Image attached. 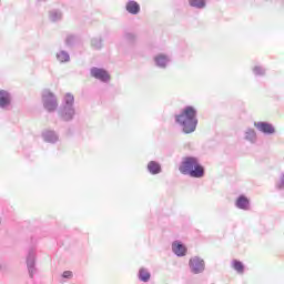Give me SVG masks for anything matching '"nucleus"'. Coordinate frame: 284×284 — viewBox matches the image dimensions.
<instances>
[{"label": "nucleus", "mask_w": 284, "mask_h": 284, "mask_svg": "<svg viewBox=\"0 0 284 284\" xmlns=\"http://www.w3.org/2000/svg\"><path fill=\"white\" fill-rule=\"evenodd\" d=\"M196 114H199L196 109L192 105H187L180 114L175 115V122L181 125L184 134H192V132H196V125H199Z\"/></svg>", "instance_id": "obj_1"}, {"label": "nucleus", "mask_w": 284, "mask_h": 284, "mask_svg": "<svg viewBox=\"0 0 284 284\" xmlns=\"http://www.w3.org/2000/svg\"><path fill=\"white\" fill-rule=\"evenodd\" d=\"M179 172L191 179H203L205 176V168L199 162V158L185 156L179 166Z\"/></svg>", "instance_id": "obj_2"}, {"label": "nucleus", "mask_w": 284, "mask_h": 284, "mask_svg": "<svg viewBox=\"0 0 284 284\" xmlns=\"http://www.w3.org/2000/svg\"><path fill=\"white\" fill-rule=\"evenodd\" d=\"M58 114L62 121L70 122L74 119L77 109L74 108V95L72 93L64 94Z\"/></svg>", "instance_id": "obj_3"}, {"label": "nucleus", "mask_w": 284, "mask_h": 284, "mask_svg": "<svg viewBox=\"0 0 284 284\" xmlns=\"http://www.w3.org/2000/svg\"><path fill=\"white\" fill-rule=\"evenodd\" d=\"M42 103L47 112H54L57 111V108H59L57 95H54L50 90H44L42 92Z\"/></svg>", "instance_id": "obj_4"}, {"label": "nucleus", "mask_w": 284, "mask_h": 284, "mask_svg": "<svg viewBox=\"0 0 284 284\" xmlns=\"http://www.w3.org/2000/svg\"><path fill=\"white\" fill-rule=\"evenodd\" d=\"M189 267L192 274H203L205 272V261L199 256L191 257Z\"/></svg>", "instance_id": "obj_5"}, {"label": "nucleus", "mask_w": 284, "mask_h": 284, "mask_svg": "<svg viewBox=\"0 0 284 284\" xmlns=\"http://www.w3.org/2000/svg\"><path fill=\"white\" fill-rule=\"evenodd\" d=\"M36 258H37V253L34 252V248H31L27 256V267H28L30 278H34V274H37V267L34 266Z\"/></svg>", "instance_id": "obj_6"}, {"label": "nucleus", "mask_w": 284, "mask_h": 284, "mask_svg": "<svg viewBox=\"0 0 284 284\" xmlns=\"http://www.w3.org/2000/svg\"><path fill=\"white\" fill-rule=\"evenodd\" d=\"M254 125L256 130H258V132H262V134H266V136H270L276 133V129L270 122H263V121L254 122Z\"/></svg>", "instance_id": "obj_7"}, {"label": "nucleus", "mask_w": 284, "mask_h": 284, "mask_svg": "<svg viewBox=\"0 0 284 284\" xmlns=\"http://www.w3.org/2000/svg\"><path fill=\"white\" fill-rule=\"evenodd\" d=\"M91 77L98 79L99 81H102L103 83H108L110 81V74H108V71H105L104 69H99L97 67H93L91 69Z\"/></svg>", "instance_id": "obj_8"}, {"label": "nucleus", "mask_w": 284, "mask_h": 284, "mask_svg": "<svg viewBox=\"0 0 284 284\" xmlns=\"http://www.w3.org/2000/svg\"><path fill=\"white\" fill-rule=\"evenodd\" d=\"M172 251L175 256H185L187 254V247L183 243L175 241L172 243Z\"/></svg>", "instance_id": "obj_9"}, {"label": "nucleus", "mask_w": 284, "mask_h": 284, "mask_svg": "<svg viewBox=\"0 0 284 284\" xmlns=\"http://www.w3.org/2000/svg\"><path fill=\"white\" fill-rule=\"evenodd\" d=\"M235 206L237 210H250V199H247L245 195H240L235 201Z\"/></svg>", "instance_id": "obj_10"}, {"label": "nucleus", "mask_w": 284, "mask_h": 284, "mask_svg": "<svg viewBox=\"0 0 284 284\" xmlns=\"http://www.w3.org/2000/svg\"><path fill=\"white\" fill-rule=\"evenodd\" d=\"M125 10L129 14H139L141 12V6L134 0H129L125 4Z\"/></svg>", "instance_id": "obj_11"}, {"label": "nucleus", "mask_w": 284, "mask_h": 284, "mask_svg": "<svg viewBox=\"0 0 284 284\" xmlns=\"http://www.w3.org/2000/svg\"><path fill=\"white\" fill-rule=\"evenodd\" d=\"M154 61L158 68H162V70H165V68H168V63H170V57L165 54H158L154 58Z\"/></svg>", "instance_id": "obj_12"}, {"label": "nucleus", "mask_w": 284, "mask_h": 284, "mask_svg": "<svg viewBox=\"0 0 284 284\" xmlns=\"http://www.w3.org/2000/svg\"><path fill=\"white\" fill-rule=\"evenodd\" d=\"M42 136L47 143H57L59 141V134L52 130L44 131Z\"/></svg>", "instance_id": "obj_13"}, {"label": "nucleus", "mask_w": 284, "mask_h": 284, "mask_svg": "<svg viewBox=\"0 0 284 284\" xmlns=\"http://www.w3.org/2000/svg\"><path fill=\"white\" fill-rule=\"evenodd\" d=\"M139 281L142 283H149L150 278H152V274L145 267H141L138 273Z\"/></svg>", "instance_id": "obj_14"}, {"label": "nucleus", "mask_w": 284, "mask_h": 284, "mask_svg": "<svg viewBox=\"0 0 284 284\" xmlns=\"http://www.w3.org/2000/svg\"><path fill=\"white\" fill-rule=\"evenodd\" d=\"M11 97L6 90L0 91V108H8L10 105Z\"/></svg>", "instance_id": "obj_15"}, {"label": "nucleus", "mask_w": 284, "mask_h": 284, "mask_svg": "<svg viewBox=\"0 0 284 284\" xmlns=\"http://www.w3.org/2000/svg\"><path fill=\"white\" fill-rule=\"evenodd\" d=\"M244 139L245 141H248V143H256L257 141V135L256 131L254 129H246L244 132Z\"/></svg>", "instance_id": "obj_16"}, {"label": "nucleus", "mask_w": 284, "mask_h": 284, "mask_svg": "<svg viewBox=\"0 0 284 284\" xmlns=\"http://www.w3.org/2000/svg\"><path fill=\"white\" fill-rule=\"evenodd\" d=\"M148 172H150V174H161V164L156 161H150L148 163Z\"/></svg>", "instance_id": "obj_17"}, {"label": "nucleus", "mask_w": 284, "mask_h": 284, "mask_svg": "<svg viewBox=\"0 0 284 284\" xmlns=\"http://www.w3.org/2000/svg\"><path fill=\"white\" fill-rule=\"evenodd\" d=\"M49 19L52 23H57V21H61V19H63V13L59 9H52L49 11Z\"/></svg>", "instance_id": "obj_18"}, {"label": "nucleus", "mask_w": 284, "mask_h": 284, "mask_svg": "<svg viewBox=\"0 0 284 284\" xmlns=\"http://www.w3.org/2000/svg\"><path fill=\"white\" fill-rule=\"evenodd\" d=\"M55 59L59 61V63H70V53H68L65 50H60L55 54Z\"/></svg>", "instance_id": "obj_19"}, {"label": "nucleus", "mask_w": 284, "mask_h": 284, "mask_svg": "<svg viewBox=\"0 0 284 284\" xmlns=\"http://www.w3.org/2000/svg\"><path fill=\"white\" fill-rule=\"evenodd\" d=\"M252 72H253L254 77H265L267 70L262 65H255L252 69Z\"/></svg>", "instance_id": "obj_20"}, {"label": "nucleus", "mask_w": 284, "mask_h": 284, "mask_svg": "<svg viewBox=\"0 0 284 284\" xmlns=\"http://www.w3.org/2000/svg\"><path fill=\"white\" fill-rule=\"evenodd\" d=\"M189 3L192 8H196L197 10L205 8V0H189Z\"/></svg>", "instance_id": "obj_21"}, {"label": "nucleus", "mask_w": 284, "mask_h": 284, "mask_svg": "<svg viewBox=\"0 0 284 284\" xmlns=\"http://www.w3.org/2000/svg\"><path fill=\"white\" fill-rule=\"evenodd\" d=\"M233 268L235 270V272H237V274H243V272H245V266L241 261L237 260L233 261Z\"/></svg>", "instance_id": "obj_22"}, {"label": "nucleus", "mask_w": 284, "mask_h": 284, "mask_svg": "<svg viewBox=\"0 0 284 284\" xmlns=\"http://www.w3.org/2000/svg\"><path fill=\"white\" fill-rule=\"evenodd\" d=\"M91 45H92V48H94V50H101V48H103V39L93 38L91 40Z\"/></svg>", "instance_id": "obj_23"}, {"label": "nucleus", "mask_w": 284, "mask_h": 284, "mask_svg": "<svg viewBox=\"0 0 284 284\" xmlns=\"http://www.w3.org/2000/svg\"><path fill=\"white\" fill-rule=\"evenodd\" d=\"M77 42V36L74 34H68L65 38V45L68 48H72V45H74V43Z\"/></svg>", "instance_id": "obj_24"}, {"label": "nucleus", "mask_w": 284, "mask_h": 284, "mask_svg": "<svg viewBox=\"0 0 284 284\" xmlns=\"http://www.w3.org/2000/svg\"><path fill=\"white\" fill-rule=\"evenodd\" d=\"M134 39H136V37L134 36V33H132V32H126V33H124V40H125V41L132 42V41H134Z\"/></svg>", "instance_id": "obj_25"}, {"label": "nucleus", "mask_w": 284, "mask_h": 284, "mask_svg": "<svg viewBox=\"0 0 284 284\" xmlns=\"http://www.w3.org/2000/svg\"><path fill=\"white\" fill-rule=\"evenodd\" d=\"M277 190H284V173L281 174L280 181L276 183Z\"/></svg>", "instance_id": "obj_26"}, {"label": "nucleus", "mask_w": 284, "mask_h": 284, "mask_svg": "<svg viewBox=\"0 0 284 284\" xmlns=\"http://www.w3.org/2000/svg\"><path fill=\"white\" fill-rule=\"evenodd\" d=\"M72 276H74V274L72 273V271H64L62 273V278H72Z\"/></svg>", "instance_id": "obj_27"}]
</instances>
